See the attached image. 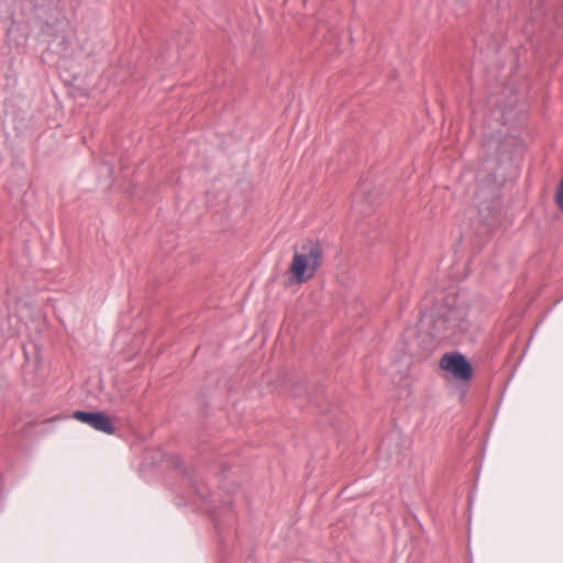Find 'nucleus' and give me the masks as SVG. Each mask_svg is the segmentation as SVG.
Instances as JSON below:
<instances>
[{
  "label": "nucleus",
  "instance_id": "1",
  "mask_svg": "<svg viewBox=\"0 0 563 563\" xmlns=\"http://www.w3.org/2000/svg\"><path fill=\"white\" fill-rule=\"evenodd\" d=\"M323 263V251L319 240L307 239L295 253L288 268L290 284H303L311 279Z\"/></svg>",
  "mask_w": 563,
  "mask_h": 563
},
{
  "label": "nucleus",
  "instance_id": "2",
  "mask_svg": "<svg viewBox=\"0 0 563 563\" xmlns=\"http://www.w3.org/2000/svg\"><path fill=\"white\" fill-rule=\"evenodd\" d=\"M430 334L433 338L446 339L455 330L465 332L468 330L465 311L457 307L443 306L431 317Z\"/></svg>",
  "mask_w": 563,
  "mask_h": 563
},
{
  "label": "nucleus",
  "instance_id": "3",
  "mask_svg": "<svg viewBox=\"0 0 563 563\" xmlns=\"http://www.w3.org/2000/svg\"><path fill=\"white\" fill-rule=\"evenodd\" d=\"M439 366L455 380L470 382L474 376V368L471 362L464 354L457 351L444 353L439 361Z\"/></svg>",
  "mask_w": 563,
  "mask_h": 563
},
{
  "label": "nucleus",
  "instance_id": "4",
  "mask_svg": "<svg viewBox=\"0 0 563 563\" xmlns=\"http://www.w3.org/2000/svg\"><path fill=\"white\" fill-rule=\"evenodd\" d=\"M488 187L489 196H486V189L483 184H479L476 190L478 213L486 223L489 219L496 218L501 209V194L499 186L494 180L493 186L489 185Z\"/></svg>",
  "mask_w": 563,
  "mask_h": 563
},
{
  "label": "nucleus",
  "instance_id": "5",
  "mask_svg": "<svg viewBox=\"0 0 563 563\" xmlns=\"http://www.w3.org/2000/svg\"><path fill=\"white\" fill-rule=\"evenodd\" d=\"M36 19L41 23V32L49 37H58V26L63 23L64 13L54 4L36 9Z\"/></svg>",
  "mask_w": 563,
  "mask_h": 563
},
{
  "label": "nucleus",
  "instance_id": "6",
  "mask_svg": "<svg viewBox=\"0 0 563 563\" xmlns=\"http://www.w3.org/2000/svg\"><path fill=\"white\" fill-rule=\"evenodd\" d=\"M73 417L81 423L92 427L97 431L107 434H113L115 432V428L110 417L103 411L76 410L74 411Z\"/></svg>",
  "mask_w": 563,
  "mask_h": 563
},
{
  "label": "nucleus",
  "instance_id": "7",
  "mask_svg": "<svg viewBox=\"0 0 563 563\" xmlns=\"http://www.w3.org/2000/svg\"><path fill=\"white\" fill-rule=\"evenodd\" d=\"M184 476L195 494L202 500L208 501L209 488L205 482L192 471H184Z\"/></svg>",
  "mask_w": 563,
  "mask_h": 563
},
{
  "label": "nucleus",
  "instance_id": "8",
  "mask_svg": "<svg viewBox=\"0 0 563 563\" xmlns=\"http://www.w3.org/2000/svg\"><path fill=\"white\" fill-rule=\"evenodd\" d=\"M309 401L317 405V395L309 396Z\"/></svg>",
  "mask_w": 563,
  "mask_h": 563
},
{
  "label": "nucleus",
  "instance_id": "9",
  "mask_svg": "<svg viewBox=\"0 0 563 563\" xmlns=\"http://www.w3.org/2000/svg\"><path fill=\"white\" fill-rule=\"evenodd\" d=\"M294 395L295 396H301V391L298 390L297 388L294 389Z\"/></svg>",
  "mask_w": 563,
  "mask_h": 563
},
{
  "label": "nucleus",
  "instance_id": "10",
  "mask_svg": "<svg viewBox=\"0 0 563 563\" xmlns=\"http://www.w3.org/2000/svg\"><path fill=\"white\" fill-rule=\"evenodd\" d=\"M221 467H222L221 472H222V473H225V471H227L225 465H224V464H222V465H221Z\"/></svg>",
  "mask_w": 563,
  "mask_h": 563
},
{
  "label": "nucleus",
  "instance_id": "11",
  "mask_svg": "<svg viewBox=\"0 0 563 563\" xmlns=\"http://www.w3.org/2000/svg\"><path fill=\"white\" fill-rule=\"evenodd\" d=\"M214 526H216L217 530H220V526H219L218 521L214 522Z\"/></svg>",
  "mask_w": 563,
  "mask_h": 563
}]
</instances>
